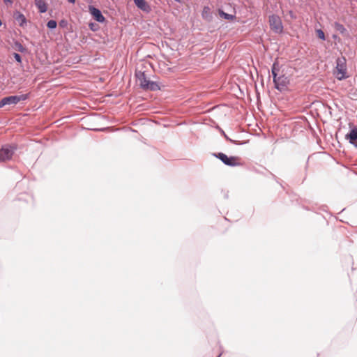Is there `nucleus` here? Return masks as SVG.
Returning a JSON list of instances; mask_svg holds the SVG:
<instances>
[{
    "label": "nucleus",
    "mask_w": 357,
    "mask_h": 357,
    "mask_svg": "<svg viewBox=\"0 0 357 357\" xmlns=\"http://www.w3.org/2000/svg\"><path fill=\"white\" fill-rule=\"evenodd\" d=\"M336 69L338 72V74H340L341 76L337 77L339 80L344 79L347 77L346 75L347 73V67H346V61L344 57L338 58L336 61Z\"/></svg>",
    "instance_id": "obj_7"
},
{
    "label": "nucleus",
    "mask_w": 357,
    "mask_h": 357,
    "mask_svg": "<svg viewBox=\"0 0 357 357\" xmlns=\"http://www.w3.org/2000/svg\"><path fill=\"white\" fill-rule=\"evenodd\" d=\"M219 14H220V17H223L225 20H234L235 18V15H231V14H228V13H225L224 11H222L221 10H220Z\"/></svg>",
    "instance_id": "obj_13"
},
{
    "label": "nucleus",
    "mask_w": 357,
    "mask_h": 357,
    "mask_svg": "<svg viewBox=\"0 0 357 357\" xmlns=\"http://www.w3.org/2000/svg\"><path fill=\"white\" fill-rule=\"evenodd\" d=\"M269 24L271 29L276 33L282 32L283 26L280 17L276 15H272L269 17Z\"/></svg>",
    "instance_id": "obj_5"
},
{
    "label": "nucleus",
    "mask_w": 357,
    "mask_h": 357,
    "mask_svg": "<svg viewBox=\"0 0 357 357\" xmlns=\"http://www.w3.org/2000/svg\"><path fill=\"white\" fill-rule=\"evenodd\" d=\"M222 135H224V137H225V139L228 141H229L231 143H234V144H236L235 141L231 139L230 138L228 137V136L225 133V132L223 130H222ZM238 144H242L243 143H237Z\"/></svg>",
    "instance_id": "obj_19"
},
{
    "label": "nucleus",
    "mask_w": 357,
    "mask_h": 357,
    "mask_svg": "<svg viewBox=\"0 0 357 357\" xmlns=\"http://www.w3.org/2000/svg\"><path fill=\"white\" fill-rule=\"evenodd\" d=\"M271 73L275 89L280 91L286 90L289 84V79L282 72H280V66L278 62L273 63Z\"/></svg>",
    "instance_id": "obj_1"
},
{
    "label": "nucleus",
    "mask_w": 357,
    "mask_h": 357,
    "mask_svg": "<svg viewBox=\"0 0 357 357\" xmlns=\"http://www.w3.org/2000/svg\"><path fill=\"white\" fill-rule=\"evenodd\" d=\"M135 77L140 88L144 91H155L160 90L158 83L151 81L149 75L145 72L136 70Z\"/></svg>",
    "instance_id": "obj_2"
},
{
    "label": "nucleus",
    "mask_w": 357,
    "mask_h": 357,
    "mask_svg": "<svg viewBox=\"0 0 357 357\" xmlns=\"http://www.w3.org/2000/svg\"><path fill=\"white\" fill-rule=\"evenodd\" d=\"M214 156L220 160L225 165L229 167L241 166L240 158L236 156L228 157L223 153H214Z\"/></svg>",
    "instance_id": "obj_4"
},
{
    "label": "nucleus",
    "mask_w": 357,
    "mask_h": 357,
    "mask_svg": "<svg viewBox=\"0 0 357 357\" xmlns=\"http://www.w3.org/2000/svg\"><path fill=\"white\" fill-rule=\"evenodd\" d=\"M89 11L95 20L98 22H104L105 21V17L102 15L101 11L93 6H89Z\"/></svg>",
    "instance_id": "obj_8"
},
{
    "label": "nucleus",
    "mask_w": 357,
    "mask_h": 357,
    "mask_svg": "<svg viewBox=\"0 0 357 357\" xmlns=\"http://www.w3.org/2000/svg\"><path fill=\"white\" fill-rule=\"evenodd\" d=\"M15 150V148L11 146H3L0 149V162L10 160L14 154Z\"/></svg>",
    "instance_id": "obj_6"
},
{
    "label": "nucleus",
    "mask_w": 357,
    "mask_h": 357,
    "mask_svg": "<svg viewBox=\"0 0 357 357\" xmlns=\"http://www.w3.org/2000/svg\"><path fill=\"white\" fill-rule=\"evenodd\" d=\"M71 3H75V0H68Z\"/></svg>",
    "instance_id": "obj_23"
},
{
    "label": "nucleus",
    "mask_w": 357,
    "mask_h": 357,
    "mask_svg": "<svg viewBox=\"0 0 357 357\" xmlns=\"http://www.w3.org/2000/svg\"><path fill=\"white\" fill-rule=\"evenodd\" d=\"M57 22L54 20H49L47 23V26L50 29H54L56 27Z\"/></svg>",
    "instance_id": "obj_15"
},
{
    "label": "nucleus",
    "mask_w": 357,
    "mask_h": 357,
    "mask_svg": "<svg viewBox=\"0 0 357 357\" xmlns=\"http://www.w3.org/2000/svg\"><path fill=\"white\" fill-rule=\"evenodd\" d=\"M346 138L349 142L357 147V127L352 128L350 132L346 135Z\"/></svg>",
    "instance_id": "obj_9"
},
{
    "label": "nucleus",
    "mask_w": 357,
    "mask_h": 357,
    "mask_svg": "<svg viewBox=\"0 0 357 357\" xmlns=\"http://www.w3.org/2000/svg\"><path fill=\"white\" fill-rule=\"evenodd\" d=\"M66 24V21H64V20H61V21L60 22V25H61V26H64Z\"/></svg>",
    "instance_id": "obj_22"
},
{
    "label": "nucleus",
    "mask_w": 357,
    "mask_h": 357,
    "mask_svg": "<svg viewBox=\"0 0 357 357\" xmlns=\"http://www.w3.org/2000/svg\"><path fill=\"white\" fill-rule=\"evenodd\" d=\"M13 17L20 26H24V25H26V19L24 14L21 13L19 11H15L14 13Z\"/></svg>",
    "instance_id": "obj_11"
},
{
    "label": "nucleus",
    "mask_w": 357,
    "mask_h": 357,
    "mask_svg": "<svg viewBox=\"0 0 357 357\" xmlns=\"http://www.w3.org/2000/svg\"><path fill=\"white\" fill-rule=\"evenodd\" d=\"M135 4L140 10L149 13L151 10V7L145 0H133Z\"/></svg>",
    "instance_id": "obj_10"
},
{
    "label": "nucleus",
    "mask_w": 357,
    "mask_h": 357,
    "mask_svg": "<svg viewBox=\"0 0 357 357\" xmlns=\"http://www.w3.org/2000/svg\"><path fill=\"white\" fill-rule=\"evenodd\" d=\"M3 2L6 3V4H10L11 5L13 3V1L12 0H3Z\"/></svg>",
    "instance_id": "obj_21"
},
{
    "label": "nucleus",
    "mask_w": 357,
    "mask_h": 357,
    "mask_svg": "<svg viewBox=\"0 0 357 357\" xmlns=\"http://www.w3.org/2000/svg\"><path fill=\"white\" fill-rule=\"evenodd\" d=\"M36 5L38 7L39 12L40 13H44L47 10V6L45 2L43 0H38L36 1Z\"/></svg>",
    "instance_id": "obj_12"
},
{
    "label": "nucleus",
    "mask_w": 357,
    "mask_h": 357,
    "mask_svg": "<svg viewBox=\"0 0 357 357\" xmlns=\"http://www.w3.org/2000/svg\"><path fill=\"white\" fill-rule=\"evenodd\" d=\"M29 97V93L5 97L0 100V108L6 105H16L20 101L27 100Z\"/></svg>",
    "instance_id": "obj_3"
},
{
    "label": "nucleus",
    "mask_w": 357,
    "mask_h": 357,
    "mask_svg": "<svg viewBox=\"0 0 357 357\" xmlns=\"http://www.w3.org/2000/svg\"><path fill=\"white\" fill-rule=\"evenodd\" d=\"M335 28L337 30L342 33H343L345 31V28L344 27V26L337 22L335 23Z\"/></svg>",
    "instance_id": "obj_16"
},
{
    "label": "nucleus",
    "mask_w": 357,
    "mask_h": 357,
    "mask_svg": "<svg viewBox=\"0 0 357 357\" xmlns=\"http://www.w3.org/2000/svg\"><path fill=\"white\" fill-rule=\"evenodd\" d=\"M13 56L17 62L22 63V56L18 53H14Z\"/></svg>",
    "instance_id": "obj_18"
},
{
    "label": "nucleus",
    "mask_w": 357,
    "mask_h": 357,
    "mask_svg": "<svg viewBox=\"0 0 357 357\" xmlns=\"http://www.w3.org/2000/svg\"><path fill=\"white\" fill-rule=\"evenodd\" d=\"M14 48L20 52H24L26 48L18 41L14 43Z\"/></svg>",
    "instance_id": "obj_14"
},
{
    "label": "nucleus",
    "mask_w": 357,
    "mask_h": 357,
    "mask_svg": "<svg viewBox=\"0 0 357 357\" xmlns=\"http://www.w3.org/2000/svg\"><path fill=\"white\" fill-rule=\"evenodd\" d=\"M317 36H318V37H319L320 39H321V40H325V34H324V31H323L322 30H321V29H318V30L317 31Z\"/></svg>",
    "instance_id": "obj_17"
},
{
    "label": "nucleus",
    "mask_w": 357,
    "mask_h": 357,
    "mask_svg": "<svg viewBox=\"0 0 357 357\" xmlns=\"http://www.w3.org/2000/svg\"><path fill=\"white\" fill-rule=\"evenodd\" d=\"M210 11V8L208 7V6H206L204 8V10H203V13H202V16L203 17H205V13H207V12H209Z\"/></svg>",
    "instance_id": "obj_20"
}]
</instances>
